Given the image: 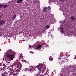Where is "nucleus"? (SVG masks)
Listing matches in <instances>:
<instances>
[{
	"mask_svg": "<svg viewBox=\"0 0 76 76\" xmlns=\"http://www.w3.org/2000/svg\"><path fill=\"white\" fill-rule=\"evenodd\" d=\"M15 52L13 51L12 50L10 49L7 51V53L6 54L7 57H10L11 60H13V58H15Z\"/></svg>",
	"mask_w": 76,
	"mask_h": 76,
	"instance_id": "f257e3e1",
	"label": "nucleus"
},
{
	"mask_svg": "<svg viewBox=\"0 0 76 76\" xmlns=\"http://www.w3.org/2000/svg\"><path fill=\"white\" fill-rule=\"evenodd\" d=\"M28 70L29 72H31V73H37V71L35 70V68L34 67H32L31 68L28 69H24V71L26 72Z\"/></svg>",
	"mask_w": 76,
	"mask_h": 76,
	"instance_id": "f03ea898",
	"label": "nucleus"
},
{
	"mask_svg": "<svg viewBox=\"0 0 76 76\" xmlns=\"http://www.w3.org/2000/svg\"><path fill=\"white\" fill-rule=\"evenodd\" d=\"M36 67L38 68L39 70H42L43 72L45 71L46 70V69L45 68V67H43V65L42 64L36 66Z\"/></svg>",
	"mask_w": 76,
	"mask_h": 76,
	"instance_id": "7ed1b4c3",
	"label": "nucleus"
},
{
	"mask_svg": "<svg viewBox=\"0 0 76 76\" xmlns=\"http://www.w3.org/2000/svg\"><path fill=\"white\" fill-rule=\"evenodd\" d=\"M22 69L20 68H19V69H18L16 70L15 72H14L12 75L13 76H18V75H19V72H20Z\"/></svg>",
	"mask_w": 76,
	"mask_h": 76,
	"instance_id": "20e7f679",
	"label": "nucleus"
},
{
	"mask_svg": "<svg viewBox=\"0 0 76 76\" xmlns=\"http://www.w3.org/2000/svg\"><path fill=\"white\" fill-rule=\"evenodd\" d=\"M8 6H9L8 5L4 4L3 5V4H0V9L1 8V7H3V8H6Z\"/></svg>",
	"mask_w": 76,
	"mask_h": 76,
	"instance_id": "39448f33",
	"label": "nucleus"
},
{
	"mask_svg": "<svg viewBox=\"0 0 76 76\" xmlns=\"http://www.w3.org/2000/svg\"><path fill=\"white\" fill-rule=\"evenodd\" d=\"M43 73H44L43 72H42V73H40L39 72L36 75H34V76H41L42 75V76H44V74H43Z\"/></svg>",
	"mask_w": 76,
	"mask_h": 76,
	"instance_id": "423d86ee",
	"label": "nucleus"
},
{
	"mask_svg": "<svg viewBox=\"0 0 76 76\" xmlns=\"http://www.w3.org/2000/svg\"><path fill=\"white\" fill-rule=\"evenodd\" d=\"M5 23V21L3 20H0V26L3 25Z\"/></svg>",
	"mask_w": 76,
	"mask_h": 76,
	"instance_id": "0eeeda50",
	"label": "nucleus"
},
{
	"mask_svg": "<svg viewBox=\"0 0 76 76\" xmlns=\"http://www.w3.org/2000/svg\"><path fill=\"white\" fill-rule=\"evenodd\" d=\"M17 68H18V67H19L20 68V67H22V64L20 63H18L16 64Z\"/></svg>",
	"mask_w": 76,
	"mask_h": 76,
	"instance_id": "6e6552de",
	"label": "nucleus"
},
{
	"mask_svg": "<svg viewBox=\"0 0 76 76\" xmlns=\"http://www.w3.org/2000/svg\"><path fill=\"white\" fill-rule=\"evenodd\" d=\"M17 67L16 66V65L13 66H11L10 68V69L11 70H15L16 69Z\"/></svg>",
	"mask_w": 76,
	"mask_h": 76,
	"instance_id": "1a4fd4ad",
	"label": "nucleus"
},
{
	"mask_svg": "<svg viewBox=\"0 0 76 76\" xmlns=\"http://www.w3.org/2000/svg\"><path fill=\"white\" fill-rule=\"evenodd\" d=\"M50 25L49 24H47L45 26V29H48L50 28Z\"/></svg>",
	"mask_w": 76,
	"mask_h": 76,
	"instance_id": "9d476101",
	"label": "nucleus"
},
{
	"mask_svg": "<svg viewBox=\"0 0 76 76\" xmlns=\"http://www.w3.org/2000/svg\"><path fill=\"white\" fill-rule=\"evenodd\" d=\"M70 19L72 20H73V21H75L76 20V18L75 17L73 16H71L70 17Z\"/></svg>",
	"mask_w": 76,
	"mask_h": 76,
	"instance_id": "9b49d317",
	"label": "nucleus"
},
{
	"mask_svg": "<svg viewBox=\"0 0 76 76\" xmlns=\"http://www.w3.org/2000/svg\"><path fill=\"white\" fill-rule=\"evenodd\" d=\"M60 29L61 30L60 32H61V33H63V32H64V29H63V28L62 27H61Z\"/></svg>",
	"mask_w": 76,
	"mask_h": 76,
	"instance_id": "f8f14e48",
	"label": "nucleus"
},
{
	"mask_svg": "<svg viewBox=\"0 0 76 76\" xmlns=\"http://www.w3.org/2000/svg\"><path fill=\"white\" fill-rule=\"evenodd\" d=\"M14 70H13L12 69H10V72L12 74V76H13V73H14V72H15L14 71Z\"/></svg>",
	"mask_w": 76,
	"mask_h": 76,
	"instance_id": "ddd939ff",
	"label": "nucleus"
},
{
	"mask_svg": "<svg viewBox=\"0 0 76 76\" xmlns=\"http://www.w3.org/2000/svg\"><path fill=\"white\" fill-rule=\"evenodd\" d=\"M23 1V0H18L16 2L18 4L20 3H21V2Z\"/></svg>",
	"mask_w": 76,
	"mask_h": 76,
	"instance_id": "4468645a",
	"label": "nucleus"
},
{
	"mask_svg": "<svg viewBox=\"0 0 76 76\" xmlns=\"http://www.w3.org/2000/svg\"><path fill=\"white\" fill-rule=\"evenodd\" d=\"M16 15H14L12 17V19H13V20H14V19H15L16 18Z\"/></svg>",
	"mask_w": 76,
	"mask_h": 76,
	"instance_id": "2eb2a0df",
	"label": "nucleus"
},
{
	"mask_svg": "<svg viewBox=\"0 0 76 76\" xmlns=\"http://www.w3.org/2000/svg\"><path fill=\"white\" fill-rule=\"evenodd\" d=\"M49 59L50 61H51L53 60V58L52 57L50 56L49 58Z\"/></svg>",
	"mask_w": 76,
	"mask_h": 76,
	"instance_id": "dca6fc26",
	"label": "nucleus"
},
{
	"mask_svg": "<svg viewBox=\"0 0 76 76\" xmlns=\"http://www.w3.org/2000/svg\"><path fill=\"white\" fill-rule=\"evenodd\" d=\"M66 60V59L64 58L63 60L61 61V62L62 63H65Z\"/></svg>",
	"mask_w": 76,
	"mask_h": 76,
	"instance_id": "f3484780",
	"label": "nucleus"
},
{
	"mask_svg": "<svg viewBox=\"0 0 76 76\" xmlns=\"http://www.w3.org/2000/svg\"><path fill=\"white\" fill-rule=\"evenodd\" d=\"M41 45H39L37 47V49H38L39 48H41Z\"/></svg>",
	"mask_w": 76,
	"mask_h": 76,
	"instance_id": "a211bd4d",
	"label": "nucleus"
},
{
	"mask_svg": "<svg viewBox=\"0 0 76 76\" xmlns=\"http://www.w3.org/2000/svg\"><path fill=\"white\" fill-rule=\"evenodd\" d=\"M47 10V8L45 7V8H44L43 12H44L45 11V10Z\"/></svg>",
	"mask_w": 76,
	"mask_h": 76,
	"instance_id": "6ab92c4d",
	"label": "nucleus"
},
{
	"mask_svg": "<svg viewBox=\"0 0 76 76\" xmlns=\"http://www.w3.org/2000/svg\"><path fill=\"white\" fill-rule=\"evenodd\" d=\"M6 73L4 72V73H3L2 74V76H6Z\"/></svg>",
	"mask_w": 76,
	"mask_h": 76,
	"instance_id": "aec40b11",
	"label": "nucleus"
},
{
	"mask_svg": "<svg viewBox=\"0 0 76 76\" xmlns=\"http://www.w3.org/2000/svg\"><path fill=\"white\" fill-rule=\"evenodd\" d=\"M48 10H50V9H51V7H49L47 8Z\"/></svg>",
	"mask_w": 76,
	"mask_h": 76,
	"instance_id": "412c9836",
	"label": "nucleus"
},
{
	"mask_svg": "<svg viewBox=\"0 0 76 76\" xmlns=\"http://www.w3.org/2000/svg\"><path fill=\"white\" fill-rule=\"evenodd\" d=\"M36 44H37V43H38V44H40V42H39V41H38L37 42H36Z\"/></svg>",
	"mask_w": 76,
	"mask_h": 76,
	"instance_id": "4be33fe9",
	"label": "nucleus"
},
{
	"mask_svg": "<svg viewBox=\"0 0 76 76\" xmlns=\"http://www.w3.org/2000/svg\"><path fill=\"white\" fill-rule=\"evenodd\" d=\"M30 53H31V54H34V52H31V51H30Z\"/></svg>",
	"mask_w": 76,
	"mask_h": 76,
	"instance_id": "5701e85b",
	"label": "nucleus"
},
{
	"mask_svg": "<svg viewBox=\"0 0 76 76\" xmlns=\"http://www.w3.org/2000/svg\"><path fill=\"white\" fill-rule=\"evenodd\" d=\"M48 36H49V37H51V34H50L49 35V34H48Z\"/></svg>",
	"mask_w": 76,
	"mask_h": 76,
	"instance_id": "b1692460",
	"label": "nucleus"
},
{
	"mask_svg": "<svg viewBox=\"0 0 76 76\" xmlns=\"http://www.w3.org/2000/svg\"><path fill=\"white\" fill-rule=\"evenodd\" d=\"M1 18H2V16L0 15V19H1Z\"/></svg>",
	"mask_w": 76,
	"mask_h": 76,
	"instance_id": "393cba45",
	"label": "nucleus"
},
{
	"mask_svg": "<svg viewBox=\"0 0 76 76\" xmlns=\"http://www.w3.org/2000/svg\"><path fill=\"white\" fill-rule=\"evenodd\" d=\"M42 72H43V71L42 70H41V71H40V73H41Z\"/></svg>",
	"mask_w": 76,
	"mask_h": 76,
	"instance_id": "a878e982",
	"label": "nucleus"
},
{
	"mask_svg": "<svg viewBox=\"0 0 76 76\" xmlns=\"http://www.w3.org/2000/svg\"><path fill=\"white\" fill-rule=\"evenodd\" d=\"M29 48H31V46H29Z\"/></svg>",
	"mask_w": 76,
	"mask_h": 76,
	"instance_id": "bb28decb",
	"label": "nucleus"
},
{
	"mask_svg": "<svg viewBox=\"0 0 76 76\" xmlns=\"http://www.w3.org/2000/svg\"><path fill=\"white\" fill-rule=\"evenodd\" d=\"M22 41H25V40L23 39V40H22Z\"/></svg>",
	"mask_w": 76,
	"mask_h": 76,
	"instance_id": "cd10ccee",
	"label": "nucleus"
},
{
	"mask_svg": "<svg viewBox=\"0 0 76 76\" xmlns=\"http://www.w3.org/2000/svg\"><path fill=\"white\" fill-rule=\"evenodd\" d=\"M2 70H3V69H1L0 70V71H2Z\"/></svg>",
	"mask_w": 76,
	"mask_h": 76,
	"instance_id": "c85d7f7f",
	"label": "nucleus"
},
{
	"mask_svg": "<svg viewBox=\"0 0 76 76\" xmlns=\"http://www.w3.org/2000/svg\"><path fill=\"white\" fill-rule=\"evenodd\" d=\"M17 1V0H15L14 1Z\"/></svg>",
	"mask_w": 76,
	"mask_h": 76,
	"instance_id": "c756f323",
	"label": "nucleus"
},
{
	"mask_svg": "<svg viewBox=\"0 0 76 76\" xmlns=\"http://www.w3.org/2000/svg\"><path fill=\"white\" fill-rule=\"evenodd\" d=\"M15 3H16V1H14Z\"/></svg>",
	"mask_w": 76,
	"mask_h": 76,
	"instance_id": "7c9ffc66",
	"label": "nucleus"
},
{
	"mask_svg": "<svg viewBox=\"0 0 76 76\" xmlns=\"http://www.w3.org/2000/svg\"><path fill=\"white\" fill-rule=\"evenodd\" d=\"M61 76H62L61 75H62L61 74Z\"/></svg>",
	"mask_w": 76,
	"mask_h": 76,
	"instance_id": "2f4dec72",
	"label": "nucleus"
},
{
	"mask_svg": "<svg viewBox=\"0 0 76 76\" xmlns=\"http://www.w3.org/2000/svg\"><path fill=\"white\" fill-rule=\"evenodd\" d=\"M0 64H1V63H0Z\"/></svg>",
	"mask_w": 76,
	"mask_h": 76,
	"instance_id": "473e14b6",
	"label": "nucleus"
}]
</instances>
